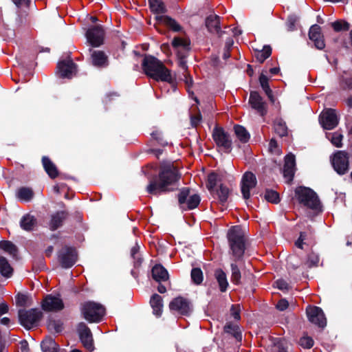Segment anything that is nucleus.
<instances>
[{"label":"nucleus","mask_w":352,"mask_h":352,"mask_svg":"<svg viewBox=\"0 0 352 352\" xmlns=\"http://www.w3.org/2000/svg\"><path fill=\"white\" fill-rule=\"evenodd\" d=\"M180 178L181 173L173 163L164 161L160 164L158 173L149 179L146 190L155 196L173 191Z\"/></svg>","instance_id":"nucleus-1"},{"label":"nucleus","mask_w":352,"mask_h":352,"mask_svg":"<svg viewBox=\"0 0 352 352\" xmlns=\"http://www.w3.org/2000/svg\"><path fill=\"white\" fill-rule=\"evenodd\" d=\"M142 68L148 77L156 81L173 82L170 70L164 63L153 55L145 54L142 62Z\"/></svg>","instance_id":"nucleus-2"},{"label":"nucleus","mask_w":352,"mask_h":352,"mask_svg":"<svg viewBox=\"0 0 352 352\" xmlns=\"http://www.w3.org/2000/svg\"><path fill=\"white\" fill-rule=\"evenodd\" d=\"M231 259L234 262H243L246 250L245 239L239 226H232L227 232Z\"/></svg>","instance_id":"nucleus-3"},{"label":"nucleus","mask_w":352,"mask_h":352,"mask_svg":"<svg viewBox=\"0 0 352 352\" xmlns=\"http://www.w3.org/2000/svg\"><path fill=\"white\" fill-rule=\"evenodd\" d=\"M295 196L300 204L314 210L322 211V204L317 193L311 188L300 186L295 190Z\"/></svg>","instance_id":"nucleus-4"},{"label":"nucleus","mask_w":352,"mask_h":352,"mask_svg":"<svg viewBox=\"0 0 352 352\" xmlns=\"http://www.w3.org/2000/svg\"><path fill=\"white\" fill-rule=\"evenodd\" d=\"M81 313L89 323H98L105 316L106 309L99 302L89 300L82 305Z\"/></svg>","instance_id":"nucleus-5"},{"label":"nucleus","mask_w":352,"mask_h":352,"mask_svg":"<svg viewBox=\"0 0 352 352\" xmlns=\"http://www.w3.org/2000/svg\"><path fill=\"white\" fill-rule=\"evenodd\" d=\"M43 316V312L38 308L20 309L18 311L19 322L27 330L36 327Z\"/></svg>","instance_id":"nucleus-6"},{"label":"nucleus","mask_w":352,"mask_h":352,"mask_svg":"<svg viewBox=\"0 0 352 352\" xmlns=\"http://www.w3.org/2000/svg\"><path fill=\"white\" fill-rule=\"evenodd\" d=\"M190 189L184 187L179 190L177 199L182 210H190L196 208L200 204L201 197L198 194L190 195Z\"/></svg>","instance_id":"nucleus-7"},{"label":"nucleus","mask_w":352,"mask_h":352,"mask_svg":"<svg viewBox=\"0 0 352 352\" xmlns=\"http://www.w3.org/2000/svg\"><path fill=\"white\" fill-rule=\"evenodd\" d=\"M212 137L217 147L221 148L226 153H231L233 142L230 133L223 127L216 125L213 129Z\"/></svg>","instance_id":"nucleus-8"},{"label":"nucleus","mask_w":352,"mask_h":352,"mask_svg":"<svg viewBox=\"0 0 352 352\" xmlns=\"http://www.w3.org/2000/svg\"><path fill=\"white\" fill-rule=\"evenodd\" d=\"M333 170L339 175H344L349 170V155L345 151H336L330 156Z\"/></svg>","instance_id":"nucleus-9"},{"label":"nucleus","mask_w":352,"mask_h":352,"mask_svg":"<svg viewBox=\"0 0 352 352\" xmlns=\"http://www.w3.org/2000/svg\"><path fill=\"white\" fill-rule=\"evenodd\" d=\"M57 256L58 263L63 269H69L78 261V252L73 246H63L58 252Z\"/></svg>","instance_id":"nucleus-10"},{"label":"nucleus","mask_w":352,"mask_h":352,"mask_svg":"<svg viewBox=\"0 0 352 352\" xmlns=\"http://www.w3.org/2000/svg\"><path fill=\"white\" fill-rule=\"evenodd\" d=\"M171 45L176 50L179 67L184 71L187 70L188 65L186 58L188 56L189 50H190V41H185L179 37L176 36L173 39Z\"/></svg>","instance_id":"nucleus-11"},{"label":"nucleus","mask_w":352,"mask_h":352,"mask_svg":"<svg viewBox=\"0 0 352 352\" xmlns=\"http://www.w3.org/2000/svg\"><path fill=\"white\" fill-rule=\"evenodd\" d=\"M169 308L179 315L188 317L191 316L193 312V305L191 301L180 296L174 298L170 302Z\"/></svg>","instance_id":"nucleus-12"},{"label":"nucleus","mask_w":352,"mask_h":352,"mask_svg":"<svg viewBox=\"0 0 352 352\" xmlns=\"http://www.w3.org/2000/svg\"><path fill=\"white\" fill-rule=\"evenodd\" d=\"M257 185V179L255 174L251 171H246L241 177L240 182L241 192L243 198L247 201L250 197V190Z\"/></svg>","instance_id":"nucleus-13"},{"label":"nucleus","mask_w":352,"mask_h":352,"mask_svg":"<svg viewBox=\"0 0 352 352\" xmlns=\"http://www.w3.org/2000/svg\"><path fill=\"white\" fill-rule=\"evenodd\" d=\"M41 309L45 312H58L65 307L63 300L60 296L47 294L41 303Z\"/></svg>","instance_id":"nucleus-14"},{"label":"nucleus","mask_w":352,"mask_h":352,"mask_svg":"<svg viewBox=\"0 0 352 352\" xmlns=\"http://www.w3.org/2000/svg\"><path fill=\"white\" fill-rule=\"evenodd\" d=\"M104 31L102 25L90 27L85 33L87 43L92 47H98L103 44Z\"/></svg>","instance_id":"nucleus-15"},{"label":"nucleus","mask_w":352,"mask_h":352,"mask_svg":"<svg viewBox=\"0 0 352 352\" xmlns=\"http://www.w3.org/2000/svg\"><path fill=\"white\" fill-rule=\"evenodd\" d=\"M76 331L83 346L89 351L92 352L95 347L92 333L89 327L85 322H80L77 325Z\"/></svg>","instance_id":"nucleus-16"},{"label":"nucleus","mask_w":352,"mask_h":352,"mask_svg":"<svg viewBox=\"0 0 352 352\" xmlns=\"http://www.w3.org/2000/svg\"><path fill=\"white\" fill-rule=\"evenodd\" d=\"M308 320L323 329L327 326V318L322 308L314 306L306 309Z\"/></svg>","instance_id":"nucleus-17"},{"label":"nucleus","mask_w":352,"mask_h":352,"mask_svg":"<svg viewBox=\"0 0 352 352\" xmlns=\"http://www.w3.org/2000/svg\"><path fill=\"white\" fill-rule=\"evenodd\" d=\"M319 122L325 130H331L337 126L339 118L333 109H327L319 116Z\"/></svg>","instance_id":"nucleus-18"},{"label":"nucleus","mask_w":352,"mask_h":352,"mask_svg":"<svg viewBox=\"0 0 352 352\" xmlns=\"http://www.w3.org/2000/svg\"><path fill=\"white\" fill-rule=\"evenodd\" d=\"M248 102L251 107L256 110L261 116H265L267 114V104L258 91H250Z\"/></svg>","instance_id":"nucleus-19"},{"label":"nucleus","mask_w":352,"mask_h":352,"mask_svg":"<svg viewBox=\"0 0 352 352\" xmlns=\"http://www.w3.org/2000/svg\"><path fill=\"white\" fill-rule=\"evenodd\" d=\"M76 64L72 60H60L57 64V69L61 78L71 79L76 72Z\"/></svg>","instance_id":"nucleus-20"},{"label":"nucleus","mask_w":352,"mask_h":352,"mask_svg":"<svg viewBox=\"0 0 352 352\" xmlns=\"http://www.w3.org/2000/svg\"><path fill=\"white\" fill-rule=\"evenodd\" d=\"M92 65L98 69L107 68L109 65V57L101 50H93L89 48Z\"/></svg>","instance_id":"nucleus-21"},{"label":"nucleus","mask_w":352,"mask_h":352,"mask_svg":"<svg viewBox=\"0 0 352 352\" xmlns=\"http://www.w3.org/2000/svg\"><path fill=\"white\" fill-rule=\"evenodd\" d=\"M221 17L217 14H210L205 19V25L208 32L210 33H217L219 37H221L226 32L221 28Z\"/></svg>","instance_id":"nucleus-22"},{"label":"nucleus","mask_w":352,"mask_h":352,"mask_svg":"<svg viewBox=\"0 0 352 352\" xmlns=\"http://www.w3.org/2000/svg\"><path fill=\"white\" fill-rule=\"evenodd\" d=\"M296 171V157L289 153L285 157V163L283 165V175L285 178L292 181Z\"/></svg>","instance_id":"nucleus-23"},{"label":"nucleus","mask_w":352,"mask_h":352,"mask_svg":"<svg viewBox=\"0 0 352 352\" xmlns=\"http://www.w3.org/2000/svg\"><path fill=\"white\" fill-rule=\"evenodd\" d=\"M308 34L309 39L314 42L315 47L318 50H321L324 48L325 43L320 32V27L318 25L314 24L311 25Z\"/></svg>","instance_id":"nucleus-24"},{"label":"nucleus","mask_w":352,"mask_h":352,"mask_svg":"<svg viewBox=\"0 0 352 352\" xmlns=\"http://www.w3.org/2000/svg\"><path fill=\"white\" fill-rule=\"evenodd\" d=\"M68 212L65 210H58L51 215L49 228L51 231H55L60 228L67 219Z\"/></svg>","instance_id":"nucleus-25"},{"label":"nucleus","mask_w":352,"mask_h":352,"mask_svg":"<svg viewBox=\"0 0 352 352\" xmlns=\"http://www.w3.org/2000/svg\"><path fill=\"white\" fill-rule=\"evenodd\" d=\"M155 20L159 24H163L175 32H179L182 30V25L173 18L168 15H156Z\"/></svg>","instance_id":"nucleus-26"},{"label":"nucleus","mask_w":352,"mask_h":352,"mask_svg":"<svg viewBox=\"0 0 352 352\" xmlns=\"http://www.w3.org/2000/svg\"><path fill=\"white\" fill-rule=\"evenodd\" d=\"M37 219L30 213L23 214L19 221L20 228L26 232H32L37 227Z\"/></svg>","instance_id":"nucleus-27"},{"label":"nucleus","mask_w":352,"mask_h":352,"mask_svg":"<svg viewBox=\"0 0 352 352\" xmlns=\"http://www.w3.org/2000/svg\"><path fill=\"white\" fill-rule=\"evenodd\" d=\"M234 132L239 140V142L235 141L234 143L238 148L241 147L240 143L245 144L249 142L250 134L243 126L235 124L234 126Z\"/></svg>","instance_id":"nucleus-28"},{"label":"nucleus","mask_w":352,"mask_h":352,"mask_svg":"<svg viewBox=\"0 0 352 352\" xmlns=\"http://www.w3.org/2000/svg\"><path fill=\"white\" fill-rule=\"evenodd\" d=\"M152 278L157 283L166 281L169 275L167 270L162 264H155L151 270Z\"/></svg>","instance_id":"nucleus-29"},{"label":"nucleus","mask_w":352,"mask_h":352,"mask_svg":"<svg viewBox=\"0 0 352 352\" xmlns=\"http://www.w3.org/2000/svg\"><path fill=\"white\" fill-rule=\"evenodd\" d=\"M46 325L47 330L53 334H60L64 330V324L60 319H56L49 316L47 319Z\"/></svg>","instance_id":"nucleus-30"},{"label":"nucleus","mask_w":352,"mask_h":352,"mask_svg":"<svg viewBox=\"0 0 352 352\" xmlns=\"http://www.w3.org/2000/svg\"><path fill=\"white\" fill-rule=\"evenodd\" d=\"M214 276L218 283L219 291L226 292L229 286L226 272L221 268H217L214 270Z\"/></svg>","instance_id":"nucleus-31"},{"label":"nucleus","mask_w":352,"mask_h":352,"mask_svg":"<svg viewBox=\"0 0 352 352\" xmlns=\"http://www.w3.org/2000/svg\"><path fill=\"white\" fill-rule=\"evenodd\" d=\"M150 305L153 309V314L160 318L162 314L163 300L161 296L153 294L150 299Z\"/></svg>","instance_id":"nucleus-32"},{"label":"nucleus","mask_w":352,"mask_h":352,"mask_svg":"<svg viewBox=\"0 0 352 352\" xmlns=\"http://www.w3.org/2000/svg\"><path fill=\"white\" fill-rule=\"evenodd\" d=\"M42 164L45 171L51 179H55L58 175V170L56 166L47 156L42 157Z\"/></svg>","instance_id":"nucleus-33"},{"label":"nucleus","mask_w":352,"mask_h":352,"mask_svg":"<svg viewBox=\"0 0 352 352\" xmlns=\"http://www.w3.org/2000/svg\"><path fill=\"white\" fill-rule=\"evenodd\" d=\"M151 12L156 15H165L167 8L162 0H148Z\"/></svg>","instance_id":"nucleus-34"},{"label":"nucleus","mask_w":352,"mask_h":352,"mask_svg":"<svg viewBox=\"0 0 352 352\" xmlns=\"http://www.w3.org/2000/svg\"><path fill=\"white\" fill-rule=\"evenodd\" d=\"M223 331L226 333L231 335L234 337L236 342L241 343L242 341V332L238 324H232V322H227L224 327Z\"/></svg>","instance_id":"nucleus-35"},{"label":"nucleus","mask_w":352,"mask_h":352,"mask_svg":"<svg viewBox=\"0 0 352 352\" xmlns=\"http://www.w3.org/2000/svg\"><path fill=\"white\" fill-rule=\"evenodd\" d=\"M41 348L43 352H60L59 345L51 337L45 338L41 342Z\"/></svg>","instance_id":"nucleus-36"},{"label":"nucleus","mask_w":352,"mask_h":352,"mask_svg":"<svg viewBox=\"0 0 352 352\" xmlns=\"http://www.w3.org/2000/svg\"><path fill=\"white\" fill-rule=\"evenodd\" d=\"M14 273V269L8 260L3 256H0V274L6 278H10Z\"/></svg>","instance_id":"nucleus-37"},{"label":"nucleus","mask_w":352,"mask_h":352,"mask_svg":"<svg viewBox=\"0 0 352 352\" xmlns=\"http://www.w3.org/2000/svg\"><path fill=\"white\" fill-rule=\"evenodd\" d=\"M258 82L260 83V85H261L262 89L265 93L267 98L270 99V100L271 102H274V95L272 93V90L271 89L270 84H269V78L262 72L259 75Z\"/></svg>","instance_id":"nucleus-38"},{"label":"nucleus","mask_w":352,"mask_h":352,"mask_svg":"<svg viewBox=\"0 0 352 352\" xmlns=\"http://www.w3.org/2000/svg\"><path fill=\"white\" fill-rule=\"evenodd\" d=\"M16 195L21 201L30 202L33 199L34 193L31 188L22 186L18 188Z\"/></svg>","instance_id":"nucleus-39"},{"label":"nucleus","mask_w":352,"mask_h":352,"mask_svg":"<svg viewBox=\"0 0 352 352\" xmlns=\"http://www.w3.org/2000/svg\"><path fill=\"white\" fill-rule=\"evenodd\" d=\"M0 249L15 258L19 252L18 247L12 241L2 240L0 241Z\"/></svg>","instance_id":"nucleus-40"},{"label":"nucleus","mask_w":352,"mask_h":352,"mask_svg":"<svg viewBox=\"0 0 352 352\" xmlns=\"http://www.w3.org/2000/svg\"><path fill=\"white\" fill-rule=\"evenodd\" d=\"M274 128L275 132L281 138L287 136L288 134V128L286 122L281 118H276L274 122Z\"/></svg>","instance_id":"nucleus-41"},{"label":"nucleus","mask_w":352,"mask_h":352,"mask_svg":"<svg viewBox=\"0 0 352 352\" xmlns=\"http://www.w3.org/2000/svg\"><path fill=\"white\" fill-rule=\"evenodd\" d=\"M217 196L218 200L221 205H224L228 199L230 190L223 184H221L219 188L214 190Z\"/></svg>","instance_id":"nucleus-42"},{"label":"nucleus","mask_w":352,"mask_h":352,"mask_svg":"<svg viewBox=\"0 0 352 352\" xmlns=\"http://www.w3.org/2000/svg\"><path fill=\"white\" fill-rule=\"evenodd\" d=\"M219 180V175L214 171H212L208 175L206 188L210 193L214 192L215 188Z\"/></svg>","instance_id":"nucleus-43"},{"label":"nucleus","mask_w":352,"mask_h":352,"mask_svg":"<svg viewBox=\"0 0 352 352\" xmlns=\"http://www.w3.org/2000/svg\"><path fill=\"white\" fill-rule=\"evenodd\" d=\"M325 136L336 147L341 148L342 146L343 135L340 132L326 133Z\"/></svg>","instance_id":"nucleus-44"},{"label":"nucleus","mask_w":352,"mask_h":352,"mask_svg":"<svg viewBox=\"0 0 352 352\" xmlns=\"http://www.w3.org/2000/svg\"><path fill=\"white\" fill-rule=\"evenodd\" d=\"M237 262L233 261L230 264L231 269V281L236 285L241 284V270L236 264Z\"/></svg>","instance_id":"nucleus-45"},{"label":"nucleus","mask_w":352,"mask_h":352,"mask_svg":"<svg viewBox=\"0 0 352 352\" xmlns=\"http://www.w3.org/2000/svg\"><path fill=\"white\" fill-rule=\"evenodd\" d=\"M265 199L270 203L277 204L280 201L279 193L270 188H266L264 194Z\"/></svg>","instance_id":"nucleus-46"},{"label":"nucleus","mask_w":352,"mask_h":352,"mask_svg":"<svg viewBox=\"0 0 352 352\" xmlns=\"http://www.w3.org/2000/svg\"><path fill=\"white\" fill-rule=\"evenodd\" d=\"M190 278L195 285H201L204 280V274L201 269L200 267H193L190 272Z\"/></svg>","instance_id":"nucleus-47"},{"label":"nucleus","mask_w":352,"mask_h":352,"mask_svg":"<svg viewBox=\"0 0 352 352\" xmlns=\"http://www.w3.org/2000/svg\"><path fill=\"white\" fill-rule=\"evenodd\" d=\"M272 47L270 45H265L262 50L257 52L256 55V60L260 63H263L267 58H268L272 54Z\"/></svg>","instance_id":"nucleus-48"},{"label":"nucleus","mask_w":352,"mask_h":352,"mask_svg":"<svg viewBox=\"0 0 352 352\" xmlns=\"http://www.w3.org/2000/svg\"><path fill=\"white\" fill-rule=\"evenodd\" d=\"M15 300L16 306L23 307L30 305V303L28 302L32 301V296L28 294L19 292L15 296Z\"/></svg>","instance_id":"nucleus-49"},{"label":"nucleus","mask_w":352,"mask_h":352,"mask_svg":"<svg viewBox=\"0 0 352 352\" xmlns=\"http://www.w3.org/2000/svg\"><path fill=\"white\" fill-rule=\"evenodd\" d=\"M331 27L336 32L346 31L350 28V24L344 20H337L331 23Z\"/></svg>","instance_id":"nucleus-50"},{"label":"nucleus","mask_w":352,"mask_h":352,"mask_svg":"<svg viewBox=\"0 0 352 352\" xmlns=\"http://www.w3.org/2000/svg\"><path fill=\"white\" fill-rule=\"evenodd\" d=\"M339 85L342 90L349 91L352 89V76H344L339 78Z\"/></svg>","instance_id":"nucleus-51"},{"label":"nucleus","mask_w":352,"mask_h":352,"mask_svg":"<svg viewBox=\"0 0 352 352\" xmlns=\"http://www.w3.org/2000/svg\"><path fill=\"white\" fill-rule=\"evenodd\" d=\"M299 20V17L295 14H292L287 16L285 25L287 26V31L293 32L296 30V23Z\"/></svg>","instance_id":"nucleus-52"},{"label":"nucleus","mask_w":352,"mask_h":352,"mask_svg":"<svg viewBox=\"0 0 352 352\" xmlns=\"http://www.w3.org/2000/svg\"><path fill=\"white\" fill-rule=\"evenodd\" d=\"M319 255L318 254L311 251L307 255V264L309 268H312L316 267L319 262Z\"/></svg>","instance_id":"nucleus-53"},{"label":"nucleus","mask_w":352,"mask_h":352,"mask_svg":"<svg viewBox=\"0 0 352 352\" xmlns=\"http://www.w3.org/2000/svg\"><path fill=\"white\" fill-rule=\"evenodd\" d=\"M151 137L157 141V144L162 146H166L168 145L166 140L164 139L162 131L155 130L151 133Z\"/></svg>","instance_id":"nucleus-54"},{"label":"nucleus","mask_w":352,"mask_h":352,"mask_svg":"<svg viewBox=\"0 0 352 352\" xmlns=\"http://www.w3.org/2000/svg\"><path fill=\"white\" fill-rule=\"evenodd\" d=\"M275 287L278 289L279 290H281L283 292H288L289 289L291 288L289 283L283 278L277 279L274 282Z\"/></svg>","instance_id":"nucleus-55"},{"label":"nucleus","mask_w":352,"mask_h":352,"mask_svg":"<svg viewBox=\"0 0 352 352\" xmlns=\"http://www.w3.org/2000/svg\"><path fill=\"white\" fill-rule=\"evenodd\" d=\"M230 315L235 320H241V307L240 305H232L230 309Z\"/></svg>","instance_id":"nucleus-56"},{"label":"nucleus","mask_w":352,"mask_h":352,"mask_svg":"<svg viewBox=\"0 0 352 352\" xmlns=\"http://www.w3.org/2000/svg\"><path fill=\"white\" fill-rule=\"evenodd\" d=\"M314 343V340L309 336L302 337L300 340V344L304 349H311Z\"/></svg>","instance_id":"nucleus-57"},{"label":"nucleus","mask_w":352,"mask_h":352,"mask_svg":"<svg viewBox=\"0 0 352 352\" xmlns=\"http://www.w3.org/2000/svg\"><path fill=\"white\" fill-rule=\"evenodd\" d=\"M289 307V302L285 298H282L277 302L276 305V308L280 311H283L286 310Z\"/></svg>","instance_id":"nucleus-58"},{"label":"nucleus","mask_w":352,"mask_h":352,"mask_svg":"<svg viewBox=\"0 0 352 352\" xmlns=\"http://www.w3.org/2000/svg\"><path fill=\"white\" fill-rule=\"evenodd\" d=\"M15 6L19 9L23 6L28 8L30 5L31 0H11Z\"/></svg>","instance_id":"nucleus-59"},{"label":"nucleus","mask_w":352,"mask_h":352,"mask_svg":"<svg viewBox=\"0 0 352 352\" xmlns=\"http://www.w3.org/2000/svg\"><path fill=\"white\" fill-rule=\"evenodd\" d=\"M9 311L8 305L6 302H2L0 303V316L6 314Z\"/></svg>","instance_id":"nucleus-60"},{"label":"nucleus","mask_w":352,"mask_h":352,"mask_svg":"<svg viewBox=\"0 0 352 352\" xmlns=\"http://www.w3.org/2000/svg\"><path fill=\"white\" fill-rule=\"evenodd\" d=\"M201 116H190L191 125L194 127H196L201 122Z\"/></svg>","instance_id":"nucleus-61"},{"label":"nucleus","mask_w":352,"mask_h":352,"mask_svg":"<svg viewBox=\"0 0 352 352\" xmlns=\"http://www.w3.org/2000/svg\"><path fill=\"white\" fill-rule=\"evenodd\" d=\"M36 263L38 264V270H41L45 267V260H44V258L43 256H40L39 258H38V259L36 261H35L34 264H33L34 265V267H35Z\"/></svg>","instance_id":"nucleus-62"},{"label":"nucleus","mask_w":352,"mask_h":352,"mask_svg":"<svg viewBox=\"0 0 352 352\" xmlns=\"http://www.w3.org/2000/svg\"><path fill=\"white\" fill-rule=\"evenodd\" d=\"M148 153H152L155 155L157 158L162 154L163 150L161 148H150L147 151Z\"/></svg>","instance_id":"nucleus-63"},{"label":"nucleus","mask_w":352,"mask_h":352,"mask_svg":"<svg viewBox=\"0 0 352 352\" xmlns=\"http://www.w3.org/2000/svg\"><path fill=\"white\" fill-rule=\"evenodd\" d=\"M233 44H234L233 39L230 37L228 38L226 41L225 47H224L223 50L230 51L231 48L232 47Z\"/></svg>","instance_id":"nucleus-64"}]
</instances>
